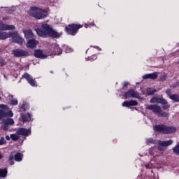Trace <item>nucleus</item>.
Here are the masks:
<instances>
[{
    "label": "nucleus",
    "mask_w": 179,
    "mask_h": 179,
    "mask_svg": "<svg viewBox=\"0 0 179 179\" xmlns=\"http://www.w3.org/2000/svg\"><path fill=\"white\" fill-rule=\"evenodd\" d=\"M43 30L38 29L36 31L38 36L40 37H52L53 38H58L61 37V34L57 32L55 30L52 29L50 25L48 24H43L41 25Z\"/></svg>",
    "instance_id": "f257e3e1"
},
{
    "label": "nucleus",
    "mask_w": 179,
    "mask_h": 179,
    "mask_svg": "<svg viewBox=\"0 0 179 179\" xmlns=\"http://www.w3.org/2000/svg\"><path fill=\"white\" fill-rule=\"evenodd\" d=\"M48 14L47 10L37 7H31L29 10V15L36 19H44V17H47Z\"/></svg>",
    "instance_id": "f03ea898"
},
{
    "label": "nucleus",
    "mask_w": 179,
    "mask_h": 179,
    "mask_svg": "<svg viewBox=\"0 0 179 179\" xmlns=\"http://www.w3.org/2000/svg\"><path fill=\"white\" fill-rule=\"evenodd\" d=\"M154 131L159 132L160 134H173L177 131V128L161 124L154 126Z\"/></svg>",
    "instance_id": "7ed1b4c3"
},
{
    "label": "nucleus",
    "mask_w": 179,
    "mask_h": 179,
    "mask_svg": "<svg viewBox=\"0 0 179 179\" xmlns=\"http://www.w3.org/2000/svg\"><path fill=\"white\" fill-rule=\"evenodd\" d=\"M146 108L147 110L153 111V113H155V114H158V117H169V113L163 112V110H162V108L157 105H148L147 106Z\"/></svg>",
    "instance_id": "20e7f679"
},
{
    "label": "nucleus",
    "mask_w": 179,
    "mask_h": 179,
    "mask_svg": "<svg viewBox=\"0 0 179 179\" xmlns=\"http://www.w3.org/2000/svg\"><path fill=\"white\" fill-rule=\"evenodd\" d=\"M11 117H13V113L11 110H8V106L4 104L0 105V120Z\"/></svg>",
    "instance_id": "39448f33"
},
{
    "label": "nucleus",
    "mask_w": 179,
    "mask_h": 179,
    "mask_svg": "<svg viewBox=\"0 0 179 179\" xmlns=\"http://www.w3.org/2000/svg\"><path fill=\"white\" fill-rule=\"evenodd\" d=\"M81 27H83V26L78 24H71L68 27H66V31L69 34H71V36H75V34L78 33V30L81 29Z\"/></svg>",
    "instance_id": "423d86ee"
},
{
    "label": "nucleus",
    "mask_w": 179,
    "mask_h": 179,
    "mask_svg": "<svg viewBox=\"0 0 179 179\" xmlns=\"http://www.w3.org/2000/svg\"><path fill=\"white\" fill-rule=\"evenodd\" d=\"M10 37L13 38V42L17 43V44H19L20 45H22L23 43H24V39H23L20 36H19V34L17 32H11Z\"/></svg>",
    "instance_id": "0eeeda50"
},
{
    "label": "nucleus",
    "mask_w": 179,
    "mask_h": 179,
    "mask_svg": "<svg viewBox=\"0 0 179 179\" xmlns=\"http://www.w3.org/2000/svg\"><path fill=\"white\" fill-rule=\"evenodd\" d=\"M173 144V141L169 140L166 141H159L158 143V149L159 150H164L167 146H170V145Z\"/></svg>",
    "instance_id": "6e6552de"
},
{
    "label": "nucleus",
    "mask_w": 179,
    "mask_h": 179,
    "mask_svg": "<svg viewBox=\"0 0 179 179\" xmlns=\"http://www.w3.org/2000/svg\"><path fill=\"white\" fill-rule=\"evenodd\" d=\"M23 78H24V79L27 80L28 83H29L31 86H37V83L36 82V80L33 79V77H31V76H30L29 73H25L23 75Z\"/></svg>",
    "instance_id": "1a4fd4ad"
},
{
    "label": "nucleus",
    "mask_w": 179,
    "mask_h": 179,
    "mask_svg": "<svg viewBox=\"0 0 179 179\" xmlns=\"http://www.w3.org/2000/svg\"><path fill=\"white\" fill-rule=\"evenodd\" d=\"M138 96L139 94L138 92H135L134 90H130L124 94V97L126 99H134L138 97Z\"/></svg>",
    "instance_id": "9d476101"
},
{
    "label": "nucleus",
    "mask_w": 179,
    "mask_h": 179,
    "mask_svg": "<svg viewBox=\"0 0 179 179\" xmlns=\"http://www.w3.org/2000/svg\"><path fill=\"white\" fill-rule=\"evenodd\" d=\"M39 42L36 39H29L27 43V48H36L38 45Z\"/></svg>",
    "instance_id": "9b49d317"
},
{
    "label": "nucleus",
    "mask_w": 179,
    "mask_h": 179,
    "mask_svg": "<svg viewBox=\"0 0 179 179\" xmlns=\"http://www.w3.org/2000/svg\"><path fill=\"white\" fill-rule=\"evenodd\" d=\"M13 52L15 57H26L27 55H29V52L22 50H15Z\"/></svg>",
    "instance_id": "f8f14e48"
},
{
    "label": "nucleus",
    "mask_w": 179,
    "mask_h": 179,
    "mask_svg": "<svg viewBox=\"0 0 179 179\" xmlns=\"http://www.w3.org/2000/svg\"><path fill=\"white\" fill-rule=\"evenodd\" d=\"M17 135H22L23 136H29L30 135V130L24 128H20L17 130Z\"/></svg>",
    "instance_id": "ddd939ff"
},
{
    "label": "nucleus",
    "mask_w": 179,
    "mask_h": 179,
    "mask_svg": "<svg viewBox=\"0 0 179 179\" xmlns=\"http://www.w3.org/2000/svg\"><path fill=\"white\" fill-rule=\"evenodd\" d=\"M150 103H159V104H164L166 103V99H163V97H152L150 99Z\"/></svg>",
    "instance_id": "4468645a"
},
{
    "label": "nucleus",
    "mask_w": 179,
    "mask_h": 179,
    "mask_svg": "<svg viewBox=\"0 0 179 179\" xmlns=\"http://www.w3.org/2000/svg\"><path fill=\"white\" fill-rule=\"evenodd\" d=\"M158 75H159V73L157 72L145 74L143 76V79H152L153 80H155V79H157Z\"/></svg>",
    "instance_id": "2eb2a0df"
},
{
    "label": "nucleus",
    "mask_w": 179,
    "mask_h": 179,
    "mask_svg": "<svg viewBox=\"0 0 179 179\" xmlns=\"http://www.w3.org/2000/svg\"><path fill=\"white\" fill-rule=\"evenodd\" d=\"M15 26L8 25L0 22V30H14Z\"/></svg>",
    "instance_id": "dca6fc26"
},
{
    "label": "nucleus",
    "mask_w": 179,
    "mask_h": 179,
    "mask_svg": "<svg viewBox=\"0 0 179 179\" xmlns=\"http://www.w3.org/2000/svg\"><path fill=\"white\" fill-rule=\"evenodd\" d=\"M134 106H138V102L136 101H134V100L127 101L122 103L123 107H131Z\"/></svg>",
    "instance_id": "f3484780"
},
{
    "label": "nucleus",
    "mask_w": 179,
    "mask_h": 179,
    "mask_svg": "<svg viewBox=\"0 0 179 179\" xmlns=\"http://www.w3.org/2000/svg\"><path fill=\"white\" fill-rule=\"evenodd\" d=\"M34 57H36V58H47V56L44 55L43 54V50H34Z\"/></svg>",
    "instance_id": "a211bd4d"
},
{
    "label": "nucleus",
    "mask_w": 179,
    "mask_h": 179,
    "mask_svg": "<svg viewBox=\"0 0 179 179\" xmlns=\"http://www.w3.org/2000/svg\"><path fill=\"white\" fill-rule=\"evenodd\" d=\"M23 33L25 36V38H33L34 35L33 34V31L31 29H27L23 31Z\"/></svg>",
    "instance_id": "6ab92c4d"
},
{
    "label": "nucleus",
    "mask_w": 179,
    "mask_h": 179,
    "mask_svg": "<svg viewBox=\"0 0 179 179\" xmlns=\"http://www.w3.org/2000/svg\"><path fill=\"white\" fill-rule=\"evenodd\" d=\"M21 119L23 121V122H27L29 121H31V115H30V113L22 115L21 116Z\"/></svg>",
    "instance_id": "aec40b11"
},
{
    "label": "nucleus",
    "mask_w": 179,
    "mask_h": 179,
    "mask_svg": "<svg viewBox=\"0 0 179 179\" xmlns=\"http://www.w3.org/2000/svg\"><path fill=\"white\" fill-rule=\"evenodd\" d=\"M12 36V32H0V40H5L6 38H9Z\"/></svg>",
    "instance_id": "412c9836"
},
{
    "label": "nucleus",
    "mask_w": 179,
    "mask_h": 179,
    "mask_svg": "<svg viewBox=\"0 0 179 179\" xmlns=\"http://www.w3.org/2000/svg\"><path fill=\"white\" fill-rule=\"evenodd\" d=\"M22 159H23V155H22L20 152H17L15 155V162H22Z\"/></svg>",
    "instance_id": "4be33fe9"
},
{
    "label": "nucleus",
    "mask_w": 179,
    "mask_h": 179,
    "mask_svg": "<svg viewBox=\"0 0 179 179\" xmlns=\"http://www.w3.org/2000/svg\"><path fill=\"white\" fill-rule=\"evenodd\" d=\"M3 124H6L7 125H13L15 122L13 121V119L8 118L3 121Z\"/></svg>",
    "instance_id": "5701e85b"
},
{
    "label": "nucleus",
    "mask_w": 179,
    "mask_h": 179,
    "mask_svg": "<svg viewBox=\"0 0 179 179\" xmlns=\"http://www.w3.org/2000/svg\"><path fill=\"white\" fill-rule=\"evenodd\" d=\"M169 99H171V100H173V101H176V103H178L179 95L178 94H172V95L169 96Z\"/></svg>",
    "instance_id": "b1692460"
},
{
    "label": "nucleus",
    "mask_w": 179,
    "mask_h": 179,
    "mask_svg": "<svg viewBox=\"0 0 179 179\" xmlns=\"http://www.w3.org/2000/svg\"><path fill=\"white\" fill-rule=\"evenodd\" d=\"M8 174V170L6 169H0V177L5 178Z\"/></svg>",
    "instance_id": "393cba45"
},
{
    "label": "nucleus",
    "mask_w": 179,
    "mask_h": 179,
    "mask_svg": "<svg viewBox=\"0 0 179 179\" xmlns=\"http://www.w3.org/2000/svg\"><path fill=\"white\" fill-rule=\"evenodd\" d=\"M157 90L152 88H148L146 90V93L148 96H151V94H155L156 93Z\"/></svg>",
    "instance_id": "a878e982"
},
{
    "label": "nucleus",
    "mask_w": 179,
    "mask_h": 179,
    "mask_svg": "<svg viewBox=\"0 0 179 179\" xmlns=\"http://www.w3.org/2000/svg\"><path fill=\"white\" fill-rule=\"evenodd\" d=\"M20 111H26L29 110V104L23 103L22 106H20Z\"/></svg>",
    "instance_id": "bb28decb"
},
{
    "label": "nucleus",
    "mask_w": 179,
    "mask_h": 179,
    "mask_svg": "<svg viewBox=\"0 0 179 179\" xmlns=\"http://www.w3.org/2000/svg\"><path fill=\"white\" fill-rule=\"evenodd\" d=\"M55 55H59V54H62V50L59 46L57 45L55 48Z\"/></svg>",
    "instance_id": "cd10ccee"
},
{
    "label": "nucleus",
    "mask_w": 179,
    "mask_h": 179,
    "mask_svg": "<svg viewBox=\"0 0 179 179\" xmlns=\"http://www.w3.org/2000/svg\"><path fill=\"white\" fill-rule=\"evenodd\" d=\"M19 135L20 134H17V133L15 134H11L10 138L13 141H18V139H20V136Z\"/></svg>",
    "instance_id": "c85d7f7f"
},
{
    "label": "nucleus",
    "mask_w": 179,
    "mask_h": 179,
    "mask_svg": "<svg viewBox=\"0 0 179 179\" xmlns=\"http://www.w3.org/2000/svg\"><path fill=\"white\" fill-rule=\"evenodd\" d=\"M14 159H15V155H13V153H11L10 155L9 156V162L11 166H13V164H15V162H13Z\"/></svg>",
    "instance_id": "c756f323"
},
{
    "label": "nucleus",
    "mask_w": 179,
    "mask_h": 179,
    "mask_svg": "<svg viewBox=\"0 0 179 179\" xmlns=\"http://www.w3.org/2000/svg\"><path fill=\"white\" fill-rule=\"evenodd\" d=\"M162 104H163V109L164 110H167V108H170V105H169V103H167V101L165 100V103H162Z\"/></svg>",
    "instance_id": "7c9ffc66"
},
{
    "label": "nucleus",
    "mask_w": 179,
    "mask_h": 179,
    "mask_svg": "<svg viewBox=\"0 0 179 179\" xmlns=\"http://www.w3.org/2000/svg\"><path fill=\"white\" fill-rule=\"evenodd\" d=\"M10 104L11 106H17V99H11Z\"/></svg>",
    "instance_id": "2f4dec72"
},
{
    "label": "nucleus",
    "mask_w": 179,
    "mask_h": 179,
    "mask_svg": "<svg viewBox=\"0 0 179 179\" xmlns=\"http://www.w3.org/2000/svg\"><path fill=\"white\" fill-rule=\"evenodd\" d=\"M166 79H167V74L164 73L161 76L160 80H162V82H164Z\"/></svg>",
    "instance_id": "473e14b6"
},
{
    "label": "nucleus",
    "mask_w": 179,
    "mask_h": 179,
    "mask_svg": "<svg viewBox=\"0 0 179 179\" xmlns=\"http://www.w3.org/2000/svg\"><path fill=\"white\" fill-rule=\"evenodd\" d=\"M8 124H6L5 123H3L2 126H1V128L4 130V131H8Z\"/></svg>",
    "instance_id": "72a5a7b5"
},
{
    "label": "nucleus",
    "mask_w": 179,
    "mask_h": 179,
    "mask_svg": "<svg viewBox=\"0 0 179 179\" xmlns=\"http://www.w3.org/2000/svg\"><path fill=\"white\" fill-rule=\"evenodd\" d=\"M0 65L1 66H3V65H5V60H3V59H0Z\"/></svg>",
    "instance_id": "f704fd0d"
},
{
    "label": "nucleus",
    "mask_w": 179,
    "mask_h": 179,
    "mask_svg": "<svg viewBox=\"0 0 179 179\" xmlns=\"http://www.w3.org/2000/svg\"><path fill=\"white\" fill-rule=\"evenodd\" d=\"M166 93L168 96H169V97L171 96V90H167L166 91Z\"/></svg>",
    "instance_id": "c9c22d12"
},
{
    "label": "nucleus",
    "mask_w": 179,
    "mask_h": 179,
    "mask_svg": "<svg viewBox=\"0 0 179 179\" xmlns=\"http://www.w3.org/2000/svg\"><path fill=\"white\" fill-rule=\"evenodd\" d=\"M5 143V138L2 137L0 140V145H3Z\"/></svg>",
    "instance_id": "e433bc0d"
},
{
    "label": "nucleus",
    "mask_w": 179,
    "mask_h": 179,
    "mask_svg": "<svg viewBox=\"0 0 179 179\" xmlns=\"http://www.w3.org/2000/svg\"><path fill=\"white\" fill-rule=\"evenodd\" d=\"M178 86V82H177V83L173 84V85L171 86V87H177Z\"/></svg>",
    "instance_id": "4c0bfd02"
},
{
    "label": "nucleus",
    "mask_w": 179,
    "mask_h": 179,
    "mask_svg": "<svg viewBox=\"0 0 179 179\" xmlns=\"http://www.w3.org/2000/svg\"><path fill=\"white\" fill-rule=\"evenodd\" d=\"M6 139L7 141H10V137L9 136H6Z\"/></svg>",
    "instance_id": "58836bf2"
},
{
    "label": "nucleus",
    "mask_w": 179,
    "mask_h": 179,
    "mask_svg": "<svg viewBox=\"0 0 179 179\" xmlns=\"http://www.w3.org/2000/svg\"><path fill=\"white\" fill-rule=\"evenodd\" d=\"M92 58H93L94 59H97V56L93 55L92 56Z\"/></svg>",
    "instance_id": "ea45409f"
},
{
    "label": "nucleus",
    "mask_w": 179,
    "mask_h": 179,
    "mask_svg": "<svg viewBox=\"0 0 179 179\" xmlns=\"http://www.w3.org/2000/svg\"><path fill=\"white\" fill-rule=\"evenodd\" d=\"M147 142H149L150 143H152V142H153V140H152V139H148V141H147Z\"/></svg>",
    "instance_id": "a19ab883"
},
{
    "label": "nucleus",
    "mask_w": 179,
    "mask_h": 179,
    "mask_svg": "<svg viewBox=\"0 0 179 179\" xmlns=\"http://www.w3.org/2000/svg\"><path fill=\"white\" fill-rule=\"evenodd\" d=\"M128 85H129L128 82H126L124 83V86H128Z\"/></svg>",
    "instance_id": "79ce46f5"
},
{
    "label": "nucleus",
    "mask_w": 179,
    "mask_h": 179,
    "mask_svg": "<svg viewBox=\"0 0 179 179\" xmlns=\"http://www.w3.org/2000/svg\"><path fill=\"white\" fill-rule=\"evenodd\" d=\"M145 167H146L147 169H150V166H149V165H145Z\"/></svg>",
    "instance_id": "37998d69"
},
{
    "label": "nucleus",
    "mask_w": 179,
    "mask_h": 179,
    "mask_svg": "<svg viewBox=\"0 0 179 179\" xmlns=\"http://www.w3.org/2000/svg\"><path fill=\"white\" fill-rule=\"evenodd\" d=\"M3 157V156L2 155V154H1L0 152V159H2Z\"/></svg>",
    "instance_id": "c03bdc74"
},
{
    "label": "nucleus",
    "mask_w": 179,
    "mask_h": 179,
    "mask_svg": "<svg viewBox=\"0 0 179 179\" xmlns=\"http://www.w3.org/2000/svg\"><path fill=\"white\" fill-rule=\"evenodd\" d=\"M3 20H8V18H6V17H3Z\"/></svg>",
    "instance_id": "a18cd8bd"
},
{
    "label": "nucleus",
    "mask_w": 179,
    "mask_h": 179,
    "mask_svg": "<svg viewBox=\"0 0 179 179\" xmlns=\"http://www.w3.org/2000/svg\"><path fill=\"white\" fill-rule=\"evenodd\" d=\"M9 99H10H10H13V96H10Z\"/></svg>",
    "instance_id": "49530a36"
},
{
    "label": "nucleus",
    "mask_w": 179,
    "mask_h": 179,
    "mask_svg": "<svg viewBox=\"0 0 179 179\" xmlns=\"http://www.w3.org/2000/svg\"><path fill=\"white\" fill-rule=\"evenodd\" d=\"M85 27L87 28V24H85Z\"/></svg>",
    "instance_id": "de8ad7c7"
},
{
    "label": "nucleus",
    "mask_w": 179,
    "mask_h": 179,
    "mask_svg": "<svg viewBox=\"0 0 179 179\" xmlns=\"http://www.w3.org/2000/svg\"><path fill=\"white\" fill-rule=\"evenodd\" d=\"M1 96H0V100H1Z\"/></svg>",
    "instance_id": "09e8293b"
}]
</instances>
